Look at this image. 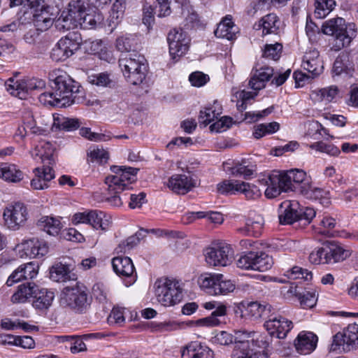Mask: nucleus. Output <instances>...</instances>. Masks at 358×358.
<instances>
[{
	"instance_id": "obj_1",
	"label": "nucleus",
	"mask_w": 358,
	"mask_h": 358,
	"mask_svg": "<svg viewBox=\"0 0 358 358\" xmlns=\"http://www.w3.org/2000/svg\"><path fill=\"white\" fill-rule=\"evenodd\" d=\"M51 87L57 94L68 99V106L79 103L83 101V90L80 84L73 80L65 71L55 69L49 73Z\"/></svg>"
},
{
	"instance_id": "obj_2",
	"label": "nucleus",
	"mask_w": 358,
	"mask_h": 358,
	"mask_svg": "<svg viewBox=\"0 0 358 358\" xmlns=\"http://www.w3.org/2000/svg\"><path fill=\"white\" fill-rule=\"evenodd\" d=\"M324 34L334 37L338 49L348 46L357 35V27L354 23H345L342 17H335L325 21L322 26Z\"/></svg>"
},
{
	"instance_id": "obj_3",
	"label": "nucleus",
	"mask_w": 358,
	"mask_h": 358,
	"mask_svg": "<svg viewBox=\"0 0 358 358\" xmlns=\"http://www.w3.org/2000/svg\"><path fill=\"white\" fill-rule=\"evenodd\" d=\"M182 283L175 278H164L155 282L157 301L165 307L174 306L182 300Z\"/></svg>"
},
{
	"instance_id": "obj_4",
	"label": "nucleus",
	"mask_w": 358,
	"mask_h": 358,
	"mask_svg": "<svg viewBox=\"0 0 358 358\" xmlns=\"http://www.w3.org/2000/svg\"><path fill=\"white\" fill-rule=\"evenodd\" d=\"M119 66L129 83L138 85L145 79L148 64L143 55L134 54L129 57H121Z\"/></svg>"
},
{
	"instance_id": "obj_5",
	"label": "nucleus",
	"mask_w": 358,
	"mask_h": 358,
	"mask_svg": "<svg viewBox=\"0 0 358 358\" xmlns=\"http://www.w3.org/2000/svg\"><path fill=\"white\" fill-rule=\"evenodd\" d=\"M90 301L86 287L78 282L66 286L62 290V302L76 312L85 311Z\"/></svg>"
},
{
	"instance_id": "obj_6",
	"label": "nucleus",
	"mask_w": 358,
	"mask_h": 358,
	"mask_svg": "<svg viewBox=\"0 0 358 358\" xmlns=\"http://www.w3.org/2000/svg\"><path fill=\"white\" fill-rule=\"evenodd\" d=\"M85 12L87 8L83 0H71L67 10H64L56 20V28L60 31H66L78 27Z\"/></svg>"
},
{
	"instance_id": "obj_7",
	"label": "nucleus",
	"mask_w": 358,
	"mask_h": 358,
	"mask_svg": "<svg viewBox=\"0 0 358 358\" xmlns=\"http://www.w3.org/2000/svg\"><path fill=\"white\" fill-rule=\"evenodd\" d=\"M217 189L222 194H243L248 199H256L262 195L257 185L244 180H222L217 185Z\"/></svg>"
},
{
	"instance_id": "obj_8",
	"label": "nucleus",
	"mask_w": 358,
	"mask_h": 358,
	"mask_svg": "<svg viewBox=\"0 0 358 358\" xmlns=\"http://www.w3.org/2000/svg\"><path fill=\"white\" fill-rule=\"evenodd\" d=\"M271 257L263 252L250 251L242 255L236 261L237 267L245 270L260 272L268 271L272 267Z\"/></svg>"
},
{
	"instance_id": "obj_9",
	"label": "nucleus",
	"mask_w": 358,
	"mask_h": 358,
	"mask_svg": "<svg viewBox=\"0 0 358 358\" xmlns=\"http://www.w3.org/2000/svg\"><path fill=\"white\" fill-rule=\"evenodd\" d=\"M45 86L43 80L31 78L15 81L13 78H9L6 82V87L8 91L13 96L21 99H25L28 94H35L36 92L41 91Z\"/></svg>"
},
{
	"instance_id": "obj_10",
	"label": "nucleus",
	"mask_w": 358,
	"mask_h": 358,
	"mask_svg": "<svg viewBox=\"0 0 358 358\" xmlns=\"http://www.w3.org/2000/svg\"><path fill=\"white\" fill-rule=\"evenodd\" d=\"M81 41L80 36L76 33H70L62 38L52 50V59L56 62L66 60L79 48Z\"/></svg>"
},
{
	"instance_id": "obj_11",
	"label": "nucleus",
	"mask_w": 358,
	"mask_h": 358,
	"mask_svg": "<svg viewBox=\"0 0 358 358\" xmlns=\"http://www.w3.org/2000/svg\"><path fill=\"white\" fill-rule=\"evenodd\" d=\"M264 326L271 336L283 339L292 329L293 323L285 317L271 312Z\"/></svg>"
},
{
	"instance_id": "obj_12",
	"label": "nucleus",
	"mask_w": 358,
	"mask_h": 358,
	"mask_svg": "<svg viewBox=\"0 0 358 358\" xmlns=\"http://www.w3.org/2000/svg\"><path fill=\"white\" fill-rule=\"evenodd\" d=\"M206 263L213 266H225L231 262L234 252L227 244H222L217 247L207 248L204 251Z\"/></svg>"
},
{
	"instance_id": "obj_13",
	"label": "nucleus",
	"mask_w": 358,
	"mask_h": 358,
	"mask_svg": "<svg viewBox=\"0 0 358 358\" xmlns=\"http://www.w3.org/2000/svg\"><path fill=\"white\" fill-rule=\"evenodd\" d=\"M30 9L34 27L43 32L52 27L56 17L53 7L44 2L41 6H36Z\"/></svg>"
},
{
	"instance_id": "obj_14",
	"label": "nucleus",
	"mask_w": 358,
	"mask_h": 358,
	"mask_svg": "<svg viewBox=\"0 0 358 358\" xmlns=\"http://www.w3.org/2000/svg\"><path fill=\"white\" fill-rule=\"evenodd\" d=\"M169 52L173 59L180 57L189 50L190 38L182 29H173L167 37Z\"/></svg>"
},
{
	"instance_id": "obj_15",
	"label": "nucleus",
	"mask_w": 358,
	"mask_h": 358,
	"mask_svg": "<svg viewBox=\"0 0 358 358\" xmlns=\"http://www.w3.org/2000/svg\"><path fill=\"white\" fill-rule=\"evenodd\" d=\"M27 207L22 203H16L6 208L3 212L5 224L15 230L24 225L28 218Z\"/></svg>"
},
{
	"instance_id": "obj_16",
	"label": "nucleus",
	"mask_w": 358,
	"mask_h": 358,
	"mask_svg": "<svg viewBox=\"0 0 358 358\" xmlns=\"http://www.w3.org/2000/svg\"><path fill=\"white\" fill-rule=\"evenodd\" d=\"M299 203L296 201H282L278 208V218L281 224H291L299 220Z\"/></svg>"
},
{
	"instance_id": "obj_17",
	"label": "nucleus",
	"mask_w": 358,
	"mask_h": 358,
	"mask_svg": "<svg viewBox=\"0 0 358 358\" xmlns=\"http://www.w3.org/2000/svg\"><path fill=\"white\" fill-rule=\"evenodd\" d=\"M24 255L30 258L42 257L48 252V245L44 240L33 238L24 241L21 245Z\"/></svg>"
},
{
	"instance_id": "obj_18",
	"label": "nucleus",
	"mask_w": 358,
	"mask_h": 358,
	"mask_svg": "<svg viewBox=\"0 0 358 358\" xmlns=\"http://www.w3.org/2000/svg\"><path fill=\"white\" fill-rule=\"evenodd\" d=\"M301 66L304 70L310 73L312 77L321 74L324 67L322 62L320 58L319 52L315 49L306 52L303 57Z\"/></svg>"
},
{
	"instance_id": "obj_19",
	"label": "nucleus",
	"mask_w": 358,
	"mask_h": 358,
	"mask_svg": "<svg viewBox=\"0 0 358 358\" xmlns=\"http://www.w3.org/2000/svg\"><path fill=\"white\" fill-rule=\"evenodd\" d=\"M264 194L268 199H274L283 192L296 191L293 180H266Z\"/></svg>"
},
{
	"instance_id": "obj_20",
	"label": "nucleus",
	"mask_w": 358,
	"mask_h": 358,
	"mask_svg": "<svg viewBox=\"0 0 358 358\" xmlns=\"http://www.w3.org/2000/svg\"><path fill=\"white\" fill-rule=\"evenodd\" d=\"M213 352L199 341L188 343L181 351L182 358H213Z\"/></svg>"
},
{
	"instance_id": "obj_21",
	"label": "nucleus",
	"mask_w": 358,
	"mask_h": 358,
	"mask_svg": "<svg viewBox=\"0 0 358 358\" xmlns=\"http://www.w3.org/2000/svg\"><path fill=\"white\" fill-rule=\"evenodd\" d=\"M317 337L312 332H301L294 341L296 351L302 355L310 354L316 348Z\"/></svg>"
},
{
	"instance_id": "obj_22",
	"label": "nucleus",
	"mask_w": 358,
	"mask_h": 358,
	"mask_svg": "<svg viewBox=\"0 0 358 358\" xmlns=\"http://www.w3.org/2000/svg\"><path fill=\"white\" fill-rule=\"evenodd\" d=\"M293 183L296 186V190L306 199H318L324 197L327 193L323 189L308 180H293Z\"/></svg>"
},
{
	"instance_id": "obj_23",
	"label": "nucleus",
	"mask_w": 358,
	"mask_h": 358,
	"mask_svg": "<svg viewBox=\"0 0 358 358\" xmlns=\"http://www.w3.org/2000/svg\"><path fill=\"white\" fill-rule=\"evenodd\" d=\"M273 75V69L268 66L253 69V75L249 81V85L255 90H260L265 87L266 82Z\"/></svg>"
},
{
	"instance_id": "obj_24",
	"label": "nucleus",
	"mask_w": 358,
	"mask_h": 358,
	"mask_svg": "<svg viewBox=\"0 0 358 358\" xmlns=\"http://www.w3.org/2000/svg\"><path fill=\"white\" fill-rule=\"evenodd\" d=\"M125 180H104V188L106 189L111 194L108 201L111 205L115 206H120L122 205V201L120 196L117 194L120 192L131 189L129 184L124 182Z\"/></svg>"
},
{
	"instance_id": "obj_25",
	"label": "nucleus",
	"mask_w": 358,
	"mask_h": 358,
	"mask_svg": "<svg viewBox=\"0 0 358 358\" xmlns=\"http://www.w3.org/2000/svg\"><path fill=\"white\" fill-rule=\"evenodd\" d=\"M237 32L231 17L227 16L218 24L214 33L217 38L231 41L236 38Z\"/></svg>"
},
{
	"instance_id": "obj_26",
	"label": "nucleus",
	"mask_w": 358,
	"mask_h": 358,
	"mask_svg": "<svg viewBox=\"0 0 358 358\" xmlns=\"http://www.w3.org/2000/svg\"><path fill=\"white\" fill-rule=\"evenodd\" d=\"M338 92V90L337 87L330 86L326 88L312 90L310 94V97L315 103H324L327 104L335 99Z\"/></svg>"
},
{
	"instance_id": "obj_27",
	"label": "nucleus",
	"mask_w": 358,
	"mask_h": 358,
	"mask_svg": "<svg viewBox=\"0 0 358 358\" xmlns=\"http://www.w3.org/2000/svg\"><path fill=\"white\" fill-rule=\"evenodd\" d=\"M112 265L114 271L119 275L129 277L134 273V266L131 259L128 257H114Z\"/></svg>"
},
{
	"instance_id": "obj_28",
	"label": "nucleus",
	"mask_w": 358,
	"mask_h": 358,
	"mask_svg": "<svg viewBox=\"0 0 358 358\" xmlns=\"http://www.w3.org/2000/svg\"><path fill=\"white\" fill-rule=\"evenodd\" d=\"M90 224L96 229L106 231L112 224V218L103 211L96 210H90Z\"/></svg>"
},
{
	"instance_id": "obj_29",
	"label": "nucleus",
	"mask_w": 358,
	"mask_h": 358,
	"mask_svg": "<svg viewBox=\"0 0 358 358\" xmlns=\"http://www.w3.org/2000/svg\"><path fill=\"white\" fill-rule=\"evenodd\" d=\"M267 179H305L307 173L303 169H292L288 171L273 170L263 176Z\"/></svg>"
},
{
	"instance_id": "obj_30",
	"label": "nucleus",
	"mask_w": 358,
	"mask_h": 358,
	"mask_svg": "<svg viewBox=\"0 0 358 358\" xmlns=\"http://www.w3.org/2000/svg\"><path fill=\"white\" fill-rule=\"evenodd\" d=\"M116 48L122 52L136 51L140 47V41L137 36L125 34L116 39Z\"/></svg>"
},
{
	"instance_id": "obj_31",
	"label": "nucleus",
	"mask_w": 358,
	"mask_h": 358,
	"mask_svg": "<svg viewBox=\"0 0 358 358\" xmlns=\"http://www.w3.org/2000/svg\"><path fill=\"white\" fill-rule=\"evenodd\" d=\"M36 292V286L33 282H27L18 286L17 290L13 294L11 301L14 303H22L32 297Z\"/></svg>"
},
{
	"instance_id": "obj_32",
	"label": "nucleus",
	"mask_w": 358,
	"mask_h": 358,
	"mask_svg": "<svg viewBox=\"0 0 358 358\" xmlns=\"http://www.w3.org/2000/svg\"><path fill=\"white\" fill-rule=\"evenodd\" d=\"M198 180H166L164 186L176 194H185L199 185Z\"/></svg>"
},
{
	"instance_id": "obj_33",
	"label": "nucleus",
	"mask_w": 358,
	"mask_h": 358,
	"mask_svg": "<svg viewBox=\"0 0 358 358\" xmlns=\"http://www.w3.org/2000/svg\"><path fill=\"white\" fill-rule=\"evenodd\" d=\"M232 358H269L266 351L247 348V345L243 344L242 348L234 349Z\"/></svg>"
},
{
	"instance_id": "obj_34",
	"label": "nucleus",
	"mask_w": 358,
	"mask_h": 358,
	"mask_svg": "<svg viewBox=\"0 0 358 358\" xmlns=\"http://www.w3.org/2000/svg\"><path fill=\"white\" fill-rule=\"evenodd\" d=\"M280 21L276 15L270 13L261 19L256 29L262 28V34L264 35L276 33L279 27Z\"/></svg>"
},
{
	"instance_id": "obj_35",
	"label": "nucleus",
	"mask_w": 358,
	"mask_h": 358,
	"mask_svg": "<svg viewBox=\"0 0 358 358\" xmlns=\"http://www.w3.org/2000/svg\"><path fill=\"white\" fill-rule=\"evenodd\" d=\"M38 226L48 234L55 236L57 235L62 224L58 218L53 217L44 216L38 221Z\"/></svg>"
},
{
	"instance_id": "obj_36",
	"label": "nucleus",
	"mask_w": 358,
	"mask_h": 358,
	"mask_svg": "<svg viewBox=\"0 0 358 358\" xmlns=\"http://www.w3.org/2000/svg\"><path fill=\"white\" fill-rule=\"evenodd\" d=\"M245 310L247 314L253 318L264 317L266 319L272 311V308L270 305H262L257 301H253L248 303Z\"/></svg>"
},
{
	"instance_id": "obj_37",
	"label": "nucleus",
	"mask_w": 358,
	"mask_h": 358,
	"mask_svg": "<svg viewBox=\"0 0 358 358\" xmlns=\"http://www.w3.org/2000/svg\"><path fill=\"white\" fill-rule=\"evenodd\" d=\"M218 278H221V274H204L201 275L198 279V283L200 287L211 295L215 294V287L217 285Z\"/></svg>"
},
{
	"instance_id": "obj_38",
	"label": "nucleus",
	"mask_w": 358,
	"mask_h": 358,
	"mask_svg": "<svg viewBox=\"0 0 358 358\" xmlns=\"http://www.w3.org/2000/svg\"><path fill=\"white\" fill-rule=\"evenodd\" d=\"M54 293L51 291L43 289H41L36 295L33 302L34 308L38 310L48 309L52 304L54 299Z\"/></svg>"
},
{
	"instance_id": "obj_39",
	"label": "nucleus",
	"mask_w": 358,
	"mask_h": 358,
	"mask_svg": "<svg viewBox=\"0 0 358 358\" xmlns=\"http://www.w3.org/2000/svg\"><path fill=\"white\" fill-rule=\"evenodd\" d=\"M39 101L43 105H50L57 107H66L68 99H64L57 94V92H43L38 96Z\"/></svg>"
},
{
	"instance_id": "obj_40",
	"label": "nucleus",
	"mask_w": 358,
	"mask_h": 358,
	"mask_svg": "<svg viewBox=\"0 0 358 358\" xmlns=\"http://www.w3.org/2000/svg\"><path fill=\"white\" fill-rule=\"evenodd\" d=\"M226 313V306L221 304L216 308L210 316L201 319L199 322L201 325L206 327L217 326L222 322L220 317L224 316Z\"/></svg>"
},
{
	"instance_id": "obj_41",
	"label": "nucleus",
	"mask_w": 358,
	"mask_h": 358,
	"mask_svg": "<svg viewBox=\"0 0 358 358\" xmlns=\"http://www.w3.org/2000/svg\"><path fill=\"white\" fill-rule=\"evenodd\" d=\"M23 172L13 164L0 163V178L3 179H23Z\"/></svg>"
},
{
	"instance_id": "obj_42",
	"label": "nucleus",
	"mask_w": 358,
	"mask_h": 358,
	"mask_svg": "<svg viewBox=\"0 0 358 358\" xmlns=\"http://www.w3.org/2000/svg\"><path fill=\"white\" fill-rule=\"evenodd\" d=\"M226 171H230L234 177H257L255 174V166L246 165L245 162L238 164L233 167H225Z\"/></svg>"
},
{
	"instance_id": "obj_43",
	"label": "nucleus",
	"mask_w": 358,
	"mask_h": 358,
	"mask_svg": "<svg viewBox=\"0 0 358 358\" xmlns=\"http://www.w3.org/2000/svg\"><path fill=\"white\" fill-rule=\"evenodd\" d=\"M50 273V278L55 282H66L70 278L68 266L61 263L54 265Z\"/></svg>"
},
{
	"instance_id": "obj_44",
	"label": "nucleus",
	"mask_w": 358,
	"mask_h": 358,
	"mask_svg": "<svg viewBox=\"0 0 358 358\" xmlns=\"http://www.w3.org/2000/svg\"><path fill=\"white\" fill-rule=\"evenodd\" d=\"M328 250L327 244H324L322 247L317 248L309 255V260L312 264H329V259H328Z\"/></svg>"
},
{
	"instance_id": "obj_45",
	"label": "nucleus",
	"mask_w": 358,
	"mask_h": 358,
	"mask_svg": "<svg viewBox=\"0 0 358 358\" xmlns=\"http://www.w3.org/2000/svg\"><path fill=\"white\" fill-rule=\"evenodd\" d=\"M254 336H256V332L254 331L249 332L245 330L235 331V335L234 336V349L242 348L243 344L247 345V348L250 347L252 340H254Z\"/></svg>"
},
{
	"instance_id": "obj_46",
	"label": "nucleus",
	"mask_w": 358,
	"mask_h": 358,
	"mask_svg": "<svg viewBox=\"0 0 358 358\" xmlns=\"http://www.w3.org/2000/svg\"><path fill=\"white\" fill-rule=\"evenodd\" d=\"M336 6L335 0H315V14L319 18L326 17Z\"/></svg>"
},
{
	"instance_id": "obj_47",
	"label": "nucleus",
	"mask_w": 358,
	"mask_h": 358,
	"mask_svg": "<svg viewBox=\"0 0 358 358\" xmlns=\"http://www.w3.org/2000/svg\"><path fill=\"white\" fill-rule=\"evenodd\" d=\"M328 250V259H329V263L338 262L345 259L348 255V251L343 250L340 246L336 245L334 243H327Z\"/></svg>"
},
{
	"instance_id": "obj_48",
	"label": "nucleus",
	"mask_w": 358,
	"mask_h": 358,
	"mask_svg": "<svg viewBox=\"0 0 358 358\" xmlns=\"http://www.w3.org/2000/svg\"><path fill=\"white\" fill-rule=\"evenodd\" d=\"M102 19L100 14L87 13L85 12L79 22L78 27L84 29H93L96 27L97 24L101 22Z\"/></svg>"
},
{
	"instance_id": "obj_49",
	"label": "nucleus",
	"mask_w": 358,
	"mask_h": 358,
	"mask_svg": "<svg viewBox=\"0 0 358 358\" xmlns=\"http://www.w3.org/2000/svg\"><path fill=\"white\" fill-rule=\"evenodd\" d=\"M53 151L54 149L51 143L43 142L36 147L32 155L38 156L43 162L50 161L52 158Z\"/></svg>"
},
{
	"instance_id": "obj_50",
	"label": "nucleus",
	"mask_w": 358,
	"mask_h": 358,
	"mask_svg": "<svg viewBox=\"0 0 358 358\" xmlns=\"http://www.w3.org/2000/svg\"><path fill=\"white\" fill-rule=\"evenodd\" d=\"M279 129L280 124L276 122L268 124H260L256 127L253 135L256 138H260L266 134L275 133Z\"/></svg>"
},
{
	"instance_id": "obj_51",
	"label": "nucleus",
	"mask_w": 358,
	"mask_h": 358,
	"mask_svg": "<svg viewBox=\"0 0 358 358\" xmlns=\"http://www.w3.org/2000/svg\"><path fill=\"white\" fill-rule=\"evenodd\" d=\"M217 285L215 287V295H226L234 291L236 285L234 282L230 280L224 279V276L221 274V278H218Z\"/></svg>"
},
{
	"instance_id": "obj_52",
	"label": "nucleus",
	"mask_w": 358,
	"mask_h": 358,
	"mask_svg": "<svg viewBox=\"0 0 358 358\" xmlns=\"http://www.w3.org/2000/svg\"><path fill=\"white\" fill-rule=\"evenodd\" d=\"M182 15L185 17L183 22L184 28L186 29H192L199 24L198 15L192 9L186 8L182 9Z\"/></svg>"
},
{
	"instance_id": "obj_53",
	"label": "nucleus",
	"mask_w": 358,
	"mask_h": 358,
	"mask_svg": "<svg viewBox=\"0 0 358 358\" xmlns=\"http://www.w3.org/2000/svg\"><path fill=\"white\" fill-rule=\"evenodd\" d=\"M89 161L91 162H97L99 164L106 163L109 159L108 152L103 148H94L88 153Z\"/></svg>"
},
{
	"instance_id": "obj_54",
	"label": "nucleus",
	"mask_w": 358,
	"mask_h": 358,
	"mask_svg": "<svg viewBox=\"0 0 358 358\" xmlns=\"http://www.w3.org/2000/svg\"><path fill=\"white\" fill-rule=\"evenodd\" d=\"M330 350L333 352H348L350 349L349 344L346 343L343 333H337L333 338V341L330 347Z\"/></svg>"
},
{
	"instance_id": "obj_55",
	"label": "nucleus",
	"mask_w": 358,
	"mask_h": 358,
	"mask_svg": "<svg viewBox=\"0 0 358 358\" xmlns=\"http://www.w3.org/2000/svg\"><path fill=\"white\" fill-rule=\"evenodd\" d=\"M28 117H30L31 120H27V127L32 133L40 134L41 131H43L42 126L47 124V122H45L43 118L36 117L34 115L30 113L28 114Z\"/></svg>"
},
{
	"instance_id": "obj_56",
	"label": "nucleus",
	"mask_w": 358,
	"mask_h": 358,
	"mask_svg": "<svg viewBox=\"0 0 358 358\" xmlns=\"http://www.w3.org/2000/svg\"><path fill=\"white\" fill-rule=\"evenodd\" d=\"M299 299L303 308H311L316 304L317 296L315 292L304 291L301 292Z\"/></svg>"
},
{
	"instance_id": "obj_57",
	"label": "nucleus",
	"mask_w": 358,
	"mask_h": 358,
	"mask_svg": "<svg viewBox=\"0 0 358 358\" xmlns=\"http://www.w3.org/2000/svg\"><path fill=\"white\" fill-rule=\"evenodd\" d=\"M312 149L325 152L331 156H338L340 154V150L332 144H327L322 141L317 142L310 146Z\"/></svg>"
},
{
	"instance_id": "obj_58",
	"label": "nucleus",
	"mask_w": 358,
	"mask_h": 358,
	"mask_svg": "<svg viewBox=\"0 0 358 358\" xmlns=\"http://www.w3.org/2000/svg\"><path fill=\"white\" fill-rule=\"evenodd\" d=\"M282 48V45L278 43H276L275 44L266 45L264 50L263 57L276 61L280 57Z\"/></svg>"
},
{
	"instance_id": "obj_59",
	"label": "nucleus",
	"mask_w": 358,
	"mask_h": 358,
	"mask_svg": "<svg viewBox=\"0 0 358 358\" xmlns=\"http://www.w3.org/2000/svg\"><path fill=\"white\" fill-rule=\"evenodd\" d=\"M57 125L59 129L65 131H73L80 127L78 119L62 117L57 120Z\"/></svg>"
},
{
	"instance_id": "obj_60",
	"label": "nucleus",
	"mask_w": 358,
	"mask_h": 358,
	"mask_svg": "<svg viewBox=\"0 0 358 358\" xmlns=\"http://www.w3.org/2000/svg\"><path fill=\"white\" fill-rule=\"evenodd\" d=\"M348 61V57L346 55L338 56L333 66V72L336 76H340L343 73H348L350 69L348 68L346 62Z\"/></svg>"
},
{
	"instance_id": "obj_61",
	"label": "nucleus",
	"mask_w": 358,
	"mask_h": 358,
	"mask_svg": "<svg viewBox=\"0 0 358 358\" xmlns=\"http://www.w3.org/2000/svg\"><path fill=\"white\" fill-rule=\"evenodd\" d=\"M88 79L90 83L101 87L110 86L112 83V80L109 78V75L106 73L92 75L88 77Z\"/></svg>"
},
{
	"instance_id": "obj_62",
	"label": "nucleus",
	"mask_w": 358,
	"mask_h": 358,
	"mask_svg": "<svg viewBox=\"0 0 358 358\" xmlns=\"http://www.w3.org/2000/svg\"><path fill=\"white\" fill-rule=\"evenodd\" d=\"M20 266L22 268L21 273L24 280L33 279L38 274V265L33 262L22 264Z\"/></svg>"
},
{
	"instance_id": "obj_63",
	"label": "nucleus",
	"mask_w": 358,
	"mask_h": 358,
	"mask_svg": "<svg viewBox=\"0 0 358 358\" xmlns=\"http://www.w3.org/2000/svg\"><path fill=\"white\" fill-rule=\"evenodd\" d=\"M288 273L289 278L293 279H303L308 281L312 278V273L310 271L299 266H294Z\"/></svg>"
},
{
	"instance_id": "obj_64",
	"label": "nucleus",
	"mask_w": 358,
	"mask_h": 358,
	"mask_svg": "<svg viewBox=\"0 0 358 358\" xmlns=\"http://www.w3.org/2000/svg\"><path fill=\"white\" fill-rule=\"evenodd\" d=\"M234 335L224 331L217 333L213 338V342L220 345H229L232 344L234 343Z\"/></svg>"
}]
</instances>
